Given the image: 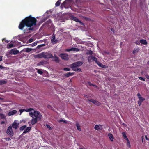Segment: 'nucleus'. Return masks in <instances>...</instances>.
<instances>
[{"label":"nucleus","mask_w":149,"mask_h":149,"mask_svg":"<svg viewBox=\"0 0 149 149\" xmlns=\"http://www.w3.org/2000/svg\"><path fill=\"white\" fill-rule=\"evenodd\" d=\"M139 100L138 101V104L139 106H140L141 104V103L145 100V99L142 97H139Z\"/></svg>","instance_id":"2eb2a0df"},{"label":"nucleus","mask_w":149,"mask_h":149,"mask_svg":"<svg viewBox=\"0 0 149 149\" xmlns=\"http://www.w3.org/2000/svg\"><path fill=\"white\" fill-rule=\"evenodd\" d=\"M92 86H94L95 87H96V88H97V86H96V85H93H93H92Z\"/></svg>","instance_id":"e2e57ef3"},{"label":"nucleus","mask_w":149,"mask_h":149,"mask_svg":"<svg viewBox=\"0 0 149 149\" xmlns=\"http://www.w3.org/2000/svg\"><path fill=\"white\" fill-rule=\"evenodd\" d=\"M127 146L129 148L131 147V145L130 144V143L129 140L127 141Z\"/></svg>","instance_id":"f704fd0d"},{"label":"nucleus","mask_w":149,"mask_h":149,"mask_svg":"<svg viewBox=\"0 0 149 149\" xmlns=\"http://www.w3.org/2000/svg\"><path fill=\"white\" fill-rule=\"evenodd\" d=\"M71 48H72V51H73L78 52V51H79L80 50L79 49L76 48H75L74 47H72Z\"/></svg>","instance_id":"473e14b6"},{"label":"nucleus","mask_w":149,"mask_h":149,"mask_svg":"<svg viewBox=\"0 0 149 149\" xmlns=\"http://www.w3.org/2000/svg\"><path fill=\"white\" fill-rule=\"evenodd\" d=\"M36 19L33 17H29L22 20L19 24V28L21 30H22L25 26L28 27H30L28 29H26L24 30V31L29 32L28 30H32L33 27L32 26L36 25Z\"/></svg>","instance_id":"f257e3e1"},{"label":"nucleus","mask_w":149,"mask_h":149,"mask_svg":"<svg viewBox=\"0 0 149 149\" xmlns=\"http://www.w3.org/2000/svg\"><path fill=\"white\" fill-rule=\"evenodd\" d=\"M5 123V122L4 121H2L1 123V125H2V124H4Z\"/></svg>","instance_id":"13d9d810"},{"label":"nucleus","mask_w":149,"mask_h":149,"mask_svg":"<svg viewBox=\"0 0 149 149\" xmlns=\"http://www.w3.org/2000/svg\"><path fill=\"white\" fill-rule=\"evenodd\" d=\"M111 31H112V32H114V31H115V30L113 28H111Z\"/></svg>","instance_id":"3c124183"},{"label":"nucleus","mask_w":149,"mask_h":149,"mask_svg":"<svg viewBox=\"0 0 149 149\" xmlns=\"http://www.w3.org/2000/svg\"><path fill=\"white\" fill-rule=\"evenodd\" d=\"M72 19L76 21V22H79L81 25H84V24L83 23H82L81 21H79L77 18L74 16H73L72 17Z\"/></svg>","instance_id":"f8f14e48"},{"label":"nucleus","mask_w":149,"mask_h":149,"mask_svg":"<svg viewBox=\"0 0 149 149\" xmlns=\"http://www.w3.org/2000/svg\"><path fill=\"white\" fill-rule=\"evenodd\" d=\"M19 111L20 112L19 115H21L22 114V113L24 111V109H20L19 110Z\"/></svg>","instance_id":"37998d69"},{"label":"nucleus","mask_w":149,"mask_h":149,"mask_svg":"<svg viewBox=\"0 0 149 149\" xmlns=\"http://www.w3.org/2000/svg\"><path fill=\"white\" fill-rule=\"evenodd\" d=\"M89 101L93 103L94 104L97 105L99 106L100 104V103L98 101L95 100L93 99L89 100Z\"/></svg>","instance_id":"9b49d317"},{"label":"nucleus","mask_w":149,"mask_h":149,"mask_svg":"<svg viewBox=\"0 0 149 149\" xmlns=\"http://www.w3.org/2000/svg\"><path fill=\"white\" fill-rule=\"evenodd\" d=\"M42 45H38L37 47L36 48H40V47H42Z\"/></svg>","instance_id":"8fccbe9b"},{"label":"nucleus","mask_w":149,"mask_h":149,"mask_svg":"<svg viewBox=\"0 0 149 149\" xmlns=\"http://www.w3.org/2000/svg\"><path fill=\"white\" fill-rule=\"evenodd\" d=\"M6 116L3 114L0 113V118L1 119H4Z\"/></svg>","instance_id":"c9c22d12"},{"label":"nucleus","mask_w":149,"mask_h":149,"mask_svg":"<svg viewBox=\"0 0 149 149\" xmlns=\"http://www.w3.org/2000/svg\"><path fill=\"white\" fill-rule=\"evenodd\" d=\"M4 68V67L0 65V69H3Z\"/></svg>","instance_id":"864d4df0"},{"label":"nucleus","mask_w":149,"mask_h":149,"mask_svg":"<svg viewBox=\"0 0 149 149\" xmlns=\"http://www.w3.org/2000/svg\"><path fill=\"white\" fill-rule=\"evenodd\" d=\"M38 120V119H37L36 118H33L31 120V123L32 125H34L37 122Z\"/></svg>","instance_id":"dca6fc26"},{"label":"nucleus","mask_w":149,"mask_h":149,"mask_svg":"<svg viewBox=\"0 0 149 149\" xmlns=\"http://www.w3.org/2000/svg\"><path fill=\"white\" fill-rule=\"evenodd\" d=\"M24 111H25L26 112H31L32 111H33V109L32 108H30L29 109H24Z\"/></svg>","instance_id":"cd10ccee"},{"label":"nucleus","mask_w":149,"mask_h":149,"mask_svg":"<svg viewBox=\"0 0 149 149\" xmlns=\"http://www.w3.org/2000/svg\"><path fill=\"white\" fill-rule=\"evenodd\" d=\"M52 38L51 40V42L53 44H54L56 43L57 42V40L55 39V36L54 34L52 36Z\"/></svg>","instance_id":"ddd939ff"},{"label":"nucleus","mask_w":149,"mask_h":149,"mask_svg":"<svg viewBox=\"0 0 149 149\" xmlns=\"http://www.w3.org/2000/svg\"><path fill=\"white\" fill-rule=\"evenodd\" d=\"M26 127V125L22 126L20 128V130L21 131H23Z\"/></svg>","instance_id":"72a5a7b5"},{"label":"nucleus","mask_w":149,"mask_h":149,"mask_svg":"<svg viewBox=\"0 0 149 149\" xmlns=\"http://www.w3.org/2000/svg\"><path fill=\"white\" fill-rule=\"evenodd\" d=\"M108 136L110 140L111 141H113L114 138L113 137V135L111 133H109L108 134Z\"/></svg>","instance_id":"4be33fe9"},{"label":"nucleus","mask_w":149,"mask_h":149,"mask_svg":"<svg viewBox=\"0 0 149 149\" xmlns=\"http://www.w3.org/2000/svg\"><path fill=\"white\" fill-rule=\"evenodd\" d=\"M14 45L12 44H8L7 45V48L8 49H10L14 47Z\"/></svg>","instance_id":"393cba45"},{"label":"nucleus","mask_w":149,"mask_h":149,"mask_svg":"<svg viewBox=\"0 0 149 149\" xmlns=\"http://www.w3.org/2000/svg\"><path fill=\"white\" fill-rule=\"evenodd\" d=\"M33 57L36 58H43L45 59L52 58L53 56L52 54L49 52H42L37 55H33Z\"/></svg>","instance_id":"f03ea898"},{"label":"nucleus","mask_w":149,"mask_h":149,"mask_svg":"<svg viewBox=\"0 0 149 149\" xmlns=\"http://www.w3.org/2000/svg\"><path fill=\"white\" fill-rule=\"evenodd\" d=\"M46 127L48 128H49L50 130L51 129V127L50 125L47 124V125H46Z\"/></svg>","instance_id":"de8ad7c7"},{"label":"nucleus","mask_w":149,"mask_h":149,"mask_svg":"<svg viewBox=\"0 0 149 149\" xmlns=\"http://www.w3.org/2000/svg\"><path fill=\"white\" fill-rule=\"evenodd\" d=\"M139 79L141 80H142V81H145V79L143 78V77H139Z\"/></svg>","instance_id":"a18cd8bd"},{"label":"nucleus","mask_w":149,"mask_h":149,"mask_svg":"<svg viewBox=\"0 0 149 149\" xmlns=\"http://www.w3.org/2000/svg\"><path fill=\"white\" fill-rule=\"evenodd\" d=\"M6 81L4 80H0V84L2 85L4 84H6Z\"/></svg>","instance_id":"58836bf2"},{"label":"nucleus","mask_w":149,"mask_h":149,"mask_svg":"<svg viewBox=\"0 0 149 149\" xmlns=\"http://www.w3.org/2000/svg\"><path fill=\"white\" fill-rule=\"evenodd\" d=\"M140 42L141 44L144 45H147L148 44V43L146 40L144 39H141L140 40Z\"/></svg>","instance_id":"aec40b11"},{"label":"nucleus","mask_w":149,"mask_h":149,"mask_svg":"<svg viewBox=\"0 0 149 149\" xmlns=\"http://www.w3.org/2000/svg\"><path fill=\"white\" fill-rule=\"evenodd\" d=\"M73 73H71V72H68V73H67L65 75V76L66 77H68L69 76H71L73 75Z\"/></svg>","instance_id":"a878e982"},{"label":"nucleus","mask_w":149,"mask_h":149,"mask_svg":"<svg viewBox=\"0 0 149 149\" xmlns=\"http://www.w3.org/2000/svg\"><path fill=\"white\" fill-rule=\"evenodd\" d=\"M139 48L135 49L133 51V53L135 54L136 53L139 51Z\"/></svg>","instance_id":"7c9ffc66"},{"label":"nucleus","mask_w":149,"mask_h":149,"mask_svg":"<svg viewBox=\"0 0 149 149\" xmlns=\"http://www.w3.org/2000/svg\"><path fill=\"white\" fill-rule=\"evenodd\" d=\"M2 60V57L1 56H0V61Z\"/></svg>","instance_id":"bf43d9fd"},{"label":"nucleus","mask_w":149,"mask_h":149,"mask_svg":"<svg viewBox=\"0 0 149 149\" xmlns=\"http://www.w3.org/2000/svg\"><path fill=\"white\" fill-rule=\"evenodd\" d=\"M62 59L67 60L69 59L68 56L66 53H61L59 55Z\"/></svg>","instance_id":"39448f33"},{"label":"nucleus","mask_w":149,"mask_h":149,"mask_svg":"<svg viewBox=\"0 0 149 149\" xmlns=\"http://www.w3.org/2000/svg\"><path fill=\"white\" fill-rule=\"evenodd\" d=\"M75 40L78 44H84L85 43V42L82 41L80 39L77 38H76Z\"/></svg>","instance_id":"6ab92c4d"},{"label":"nucleus","mask_w":149,"mask_h":149,"mask_svg":"<svg viewBox=\"0 0 149 149\" xmlns=\"http://www.w3.org/2000/svg\"><path fill=\"white\" fill-rule=\"evenodd\" d=\"M148 64L149 65V61L148 62Z\"/></svg>","instance_id":"774afa93"},{"label":"nucleus","mask_w":149,"mask_h":149,"mask_svg":"<svg viewBox=\"0 0 149 149\" xmlns=\"http://www.w3.org/2000/svg\"><path fill=\"white\" fill-rule=\"evenodd\" d=\"M17 112V111L16 110H13L12 111H9L8 115V116H11L12 115H13L15 114H16Z\"/></svg>","instance_id":"4468645a"},{"label":"nucleus","mask_w":149,"mask_h":149,"mask_svg":"<svg viewBox=\"0 0 149 149\" xmlns=\"http://www.w3.org/2000/svg\"><path fill=\"white\" fill-rule=\"evenodd\" d=\"M52 58L53 59V60L56 63L59 62L60 61L59 58L58 57L56 56L55 55H54V57L53 56Z\"/></svg>","instance_id":"a211bd4d"},{"label":"nucleus","mask_w":149,"mask_h":149,"mask_svg":"<svg viewBox=\"0 0 149 149\" xmlns=\"http://www.w3.org/2000/svg\"><path fill=\"white\" fill-rule=\"evenodd\" d=\"M79 149H84V148H80Z\"/></svg>","instance_id":"338daca9"},{"label":"nucleus","mask_w":149,"mask_h":149,"mask_svg":"<svg viewBox=\"0 0 149 149\" xmlns=\"http://www.w3.org/2000/svg\"><path fill=\"white\" fill-rule=\"evenodd\" d=\"M71 1L72 0H65V1L61 5L62 6H64L66 4L69 3L71 2Z\"/></svg>","instance_id":"b1692460"},{"label":"nucleus","mask_w":149,"mask_h":149,"mask_svg":"<svg viewBox=\"0 0 149 149\" xmlns=\"http://www.w3.org/2000/svg\"><path fill=\"white\" fill-rule=\"evenodd\" d=\"M63 70L65 71H69L70 70V69L69 68H64Z\"/></svg>","instance_id":"a19ab883"},{"label":"nucleus","mask_w":149,"mask_h":149,"mask_svg":"<svg viewBox=\"0 0 149 149\" xmlns=\"http://www.w3.org/2000/svg\"><path fill=\"white\" fill-rule=\"evenodd\" d=\"M82 64V63L81 61H78L75 62L71 65L70 67L73 68H77V67L79 66Z\"/></svg>","instance_id":"20e7f679"},{"label":"nucleus","mask_w":149,"mask_h":149,"mask_svg":"<svg viewBox=\"0 0 149 149\" xmlns=\"http://www.w3.org/2000/svg\"><path fill=\"white\" fill-rule=\"evenodd\" d=\"M145 138H146V140H149V139L147 137L146 135L145 136Z\"/></svg>","instance_id":"4d7b16f0"},{"label":"nucleus","mask_w":149,"mask_h":149,"mask_svg":"<svg viewBox=\"0 0 149 149\" xmlns=\"http://www.w3.org/2000/svg\"><path fill=\"white\" fill-rule=\"evenodd\" d=\"M37 42H34L33 43H32L31 45H32V46L33 47V46H36L37 44Z\"/></svg>","instance_id":"c03bdc74"},{"label":"nucleus","mask_w":149,"mask_h":149,"mask_svg":"<svg viewBox=\"0 0 149 149\" xmlns=\"http://www.w3.org/2000/svg\"><path fill=\"white\" fill-rule=\"evenodd\" d=\"M88 84L90 86H92L93 84H91L90 82H88Z\"/></svg>","instance_id":"6e6d98bb"},{"label":"nucleus","mask_w":149,"mask_h":149,"mask_svg":"<svg viewBox=\"0 0 149 149\" xmlns=\"http://www.w3.org/2000/svg\"><path fill=\"white\" fill-rule=\"evenodd\" d=\"M122 135L124 137V138L127 141L128 140V138H127L126 135V133L125 132H123L122 133Z\"/></svg>","instance_id":"bb28decb"},{"label":"nucleus","mask_w":149,"mask_h":149,"mask_svg":"<svg viewBox=\"0 0 149 149\" xmlns=\"http://www.w3.org/2000/svg\"><path fill=\"white\" fill-rule=\"evenodd\" d=\"M41 45H42V47L43 46H45L46 45L45 44H41Z\"/></svg>","instance_id":"052dcab7"},{"label":"nucleus","mask_w":149,"mask_h":149,"mask_svg":"<svg viewBox=\"0 0 149 149\" xmlns=\"http://www.w3.org/2000/svg\"><path fill=\"white\" fill-rule=\"evenodd\" d=\"M29 115L31 117L33 118L35 117V118H36L38 120H40L41 118L42 117V115L40 112L37 111H35L33 112H31L29 113Z\"/></svg>","instance_id":"7ed1b4c3"},{"label":"nucleus","mask_w":149,"mask_h":149,"mask_svg":"<svg viewBox=\"0 0 149 149\" xmlns=\"http://www.w3.org/2000/svg\"><path fill=\"white\" fill-rule=\"evenodd\" d=\"M86 54H93L91 50H87Z\"/></svg>","instance_id":"4c0bfd02"},{"label":"nucleus","mask_w":149,"mask_h":149,"mask_svg":"<svg viewBox=\"0 0 149 149\" xmlns=\"http://www.w3.org/2000/svg\"><path fill=\"white\" fill-rule=\"evenodd\" d=\"M88 59L89 62H91L94 61L96 63L97 61V58L93 56H89L88 57Z\"/></svg>","instance_id":"0eeeda50"},{"label":"nucleus","mask_w":149,"mask_h":149,"mask_svg":"<svg viewBox=\"0 0 149 149\" xmlns=\"http://www.w3.org/2000/svg\"><path fill=\"white\" fill-rule=\"evenodd\" d=\"M96 63H97L99 66L103 68H108V66L103 65L100 62H98L97 61L96 62Z\"/></svg>","instance_id":"f3484780"},{"label":"nucleus","mask_w":149,"mask_h":149,"mask_svg":"<svg viewBox=\"0 0 149 149\" xmlns=\"http://www.w3.org/2000/svg\"><path fill=\"white\" fill-rule=\"evenodd\" d=\"M18 125L19 123L18 122L17 120H15L12 124V127L17 129L18 127Z\"/></svg>","instance_id":"9d476101"},{"label":"nucleus","mask_w":149,"mask_h":149,"mask_svg":"<svg viewBox=\"0 0 149 149\" xmlns=\"http://www.w3.org/2000/svg\"><path fill=\"white\" fill-rule=\"evenodd\" d=\"M143 136H142V142H143Z\"/></svg>","instance_id":"680f3d73"},{"label":"nucleus","mask_w":149,"mask_h":149,"mask_svg":"<svg viewBox=\"0 0 149 149\" xmlns=\"http://www.w3.org/2000/svg\"><path fill=\"white\" fill-rule=\"evenodd\" d=\"M65 51L67 52H70L71 51H72V48H71L70 49H66Z\"/></svg>","instance_id":"49530a36"},{"label":"nucleus","mask_w":149,"mask_h":149,"mask_svg":"<svg viewBox=\"0 0 149 149\" xmlns=\"http://www.w3.org/2000/svg\"><path fill=\"white\" fill-rule=\"evenodd\" d=\"M46 61L43 60L41 61L40 62L38 63V65L40 66L43 65L44 64H46Z\"/></svg>","instance_id":"5701e85b"},{"label":"nucleus","mask_w":149,"mask_h":149,"mask_svg":"<svg viewBox=\"0 0 149 149\" xmlns=\"http://www.w3.org/2000/svg\"><path fill=\"white\" fill-rule=\"evenodd\" d=\"M33 39H30L29 40V41L30 42H32Z\"/></svg>","instance_id":"5fc2aeb1"},{"label":"nucleus","mask_w":149,"mask_h":149,"mask_svg":"<svg viewBox=\"0 0 149 149\" xmlns=\"http://www.w3.org/2000/svg\"><path fill=\"white\" fill-rule=\"evenodd\" d=\"M61 1V0H58L57 1V2L55 3L56 6H58L60 5L61 3L60 2Z\"/></svg>","instance_id":"2f4dec72"},{"label":"nucleus","mask_w":149,"mask_h":149,"mask_svg":"<svg viewBox=\"0 0 149 149\" xmlns=\"http://www.w3.org/2000/svg\"><path fill=\"white\" fill-rule=\"evenodd\" d=\"M145 76L147 79H149V75H146Z\"/></svg>","instance_id":"603ef678"},{"label":"nucleus","mask_w":149,"mask_h":149,"mask_svg":"<svg viewBox=\"0 0 149 149\" xmlns=\"http://www.w3.org/2000/svg\"><path fill=\"white\" fill-rule=\"evenodd\" d=\"M37 72L40 74H42V73L43 72L42 70L41 69H37Z\"/></svg>","instance_id":"e433bc0d"},{"label":"nucleus","mask_w":149,"mask_h":149,"mask_svg":"<svg viewBox=\"0 0 149 149\" xmlns=\"http://www.w3.org/2000/svg\"><path fill=\"white\" fill-rule=\"evenodd\" d=\"M19 51L18 50H15L14 49L11 50L9 52V53L10 54H13L14 55H16L19 53Z\"/></svg>","instance_id":"1a4fd4ad"},{"label":"nucleus","mask_w":149,"mask_h":149,"mask_svg":"<svg viewBox=\"0 0 149 149\" xmlns=\"http://www.w3.org/2000/svg\"><path fill=\"white\" fill-rule=\"evenodd\" d=\"M60 122H63V123H67V121L65 120H63V119H61V120H60Z\"/></svg>","instance_id":"79ce46f5"},{"label":"nucleus","mask_w":149,"mask_h":149,"mask_svg":"<svg viewBox=\"0 0 149 149\" xmlns=\"http://www.w3.org/2000/svg\"><path fill=\"white\" fill-rule=\"evenodd\" d=\"M33 49L31 48H26V52H29L31 51Z\"/></svg>","instance_id":"ea45409f"},{"label":"nucleus","mask_w":149,"mask_h":149,"mask_svg":"<svg viewBox=\"0 0 149 149\" xmlns=\"http://www.w3.org/2000/svg\"><path fill=\"white\" fill-rule=\"evenodd\" d=\"M102 125L100 124L95 125L94 127V129L97 131L102 130Z\"/></svg>","instance_id":"6e6552de"},{"label":"nucleus","mask_w":149,"mask_h":149,"mask_svg":"<svg viewBox=\"0 0 149 149\" xmlns=\"http://www.w3.org/2000/svg\"><path fill=\"white\" fill-rule=\"evenodd\" d=\"M7 139L8 140H10V139L9 138H8Z\"/></svg>","instance_id":"0e129e2a"},{"label":"nucleus","mask_w":149,"mask_h":149,"mask_svg":"<svg viewBox=\"0 0 149 149\" xmlns=\"http://www.w3.org/2000/svg\"><path fill=\"white\" fill-rule=\"evenodd\" d=\"M76 125L77 130L80 131H81V129L79 124L78 123H77Z\"/></svg>","instance_id":"c756f323"},{"label":"nucleus","mask_w":149,"mask_h":149,"mask_svg":"<svg viewBox=\"0 0 149 149\" xmlns=\"http://www.w3.org/2000/svg\"><path fill=\"white\" fill-rule=\"evenodd\" d=\"M137 95L139 98V97H141V95L140 94V93H138L137 94Z\"/></svg>","instance_id":"09e8293b"},{"label":"nucleus","mask_w":149,"mask_h":149,"mask_svg":"<svg viewBox=\"0 0 149 149\" xmlns=\"http://www.w3.org/2000/svg\"><path fill=\"white\" fill-rule=\"evenodd\" d=\"M2 111V109L1 108H0V112H1Z\"/></svg>","instance_id":"69168bd1"},{"label":"nucleus","mask_w":149,"mask_h":149,"mask_svg":"<svg viewBox=\"0 0 149 149\" xmlns=\"http://www.w3.org/2000/svg\"><path fill=\"white\" fill-rule=\"evenodd\" d=\"M31 129V127H27L24 131L23 132V134H25L27 132H28Z\"/></svg>","instance_id":"412c9836"},{"label":"nucleus","mask_w":149,"mask_h":149,"mask_svg":"<svg viewBox=\"0 0 149 149\" xmlns=\"http://www.w3.org/2000/svg\"><path fill=\"white\" fill-rule=\"evenodd\" d=\"M6 132L7 134L9 135H10L11 136H12L13 135V132L11 126H10L8 127Z\"/></svg>","instance_id":"423d86ee"},{"label":"nucleus","mask_w":149,"mask_h":149,"mask_svg":"<svg viewBox=\"0 0 149 149\" xmlns=\"http://www.w3.org/2000/svg\"><path fill=\"white\" fill-rule=\"evenodd\" d=\"M72 69L74 71H75L81 72V69L80 68L77 67L74 68H72Z\"/></svg>","instance_id":"c85d7f7f"}]
</instances>
